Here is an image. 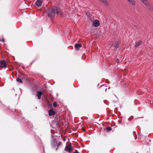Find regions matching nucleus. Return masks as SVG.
<instances>
[{"label": "nucleus", "instance_id": "obj_1", "mask_svg": "<svg viewBox=\"0 0 153 153\" xmlns=\"http://www.w3.org/2000/svg\"><path fill=\"white\" fill-rule=\"evenodd\" d=\"M60 13H61L60 9L55 6H52V7L48 9L47 11L48 16L51 18H54L56 13L59 14Z\"/></svg>", "mask_w": 153, "mask_h": 153}, {"label": "nucleus", "instance_id": "obj_2", "mask_svg": "<svg viewBox=\"0 0 153 153\" xmlns=\"http://www.w3.org/2000/svg\"><path fill=\"white\" fill-rule=\"evenodd\" d=\"M145 6L150 10L152 11L153 8L152 7L149 3L147 0H142L141 1Z\"/></svg>", "mask_w": 153, "mask_h": 153}, {"label": "nucleus", "instance_id": "obj_3", "mask_svg": "<svg viewBox=\"0 0 153 153\" xmlns=\"http://www.w3.org/2000/svg\"><path fill=\"white\" fill-rule=\"evenodd\" d=\"M7 64L6 62L4 60H0V67L1 68H6Z\"/></svg>", "mask_w": 153, "mask_h": 153}, {"label": "nucleus", "instance_id": "obj_4", "mask_svg": "<svg viewBox=\"0 0 153 153\" xmlns=\"http://www.w3.org/2000/svg\"><path fill=\"white\" fill-rule=\"evenodd\" d=\"M71 147V145L67 144L66 145V147L65 149V151L71 153L72 150Z\"/></svg>", "mask_w": 153, "mask_h": 153}, {"label": "nucleus", "instance_id": "obj_5", "mask_svg": "<svg viewBox=\"0 0 153 153\" xmlns=\"http://www.w3.org/2000/svg\"><path fill=\"white\" fill-rule=\"evenodd\" d=\"M93 25L95 27H97L100 25L99 21L96 19L93 22Z\"/></svg>", "mask_w": 153, "mask_h": 153}, {"label": "nucleus", "instance_id": "obj_6", "mask_svg": "<svg viewBox=\"0 0 153 153\" xmlns=\"http://www.w3.org/2000/svg\"><path fill=\"white\" fill-rule=\"evenodd\" d=\"M49 115V116L54 115L55 114V112L53 111L52 109H51L48 111Z\"/></svg>", "mask_w": 153, "mask_h": 153}, {"label": "nucleus", "instance_id": "obj_7", "mask_svg": "<svg viewBox=\"0 0 153 153\" xmlns=\"http://www.w3.org/2000/svg\"><path fill=\"white\" fill-rule=\"evenodd\" d=\"M42 3V1L41 0H37L36 2V5L38 7L41 6Z\"/></svg>", "mask_w": 153, "mask_h": 153}, {"label": "nucleus", "instance_id": "obj_8", "mask_svg": "<svg viewBox=\"0 0 153 153\" xmlns=\"http://www.w3.org/2000/svg\"><path fill=\"white\" fill-rule=\"evenodd\" d=\"M36 95L38 97V99H40L42 94V92L41 91H38Z\"/></svg>", "mask_w": 153, "mask_h": 153}, {"label": "nucleus", "instance_id": "obj_9", "mask_svg": "<svg viewBox=\"0 0 153 153\" xmlns=\"http://www.w3.org/2000/svg\"><path fill=\"white\" fill-rule=\"evenodd\" d=\"M82 46V45L80 44H76L75 45V47L77 50H79V48H81Z\"/></svg>", "mask_w": 153, "mask_h": 153}, {"label": "nucleus", "instance_id": "obj_10", "mask_svg": "<svg viewBox=\"0 0 153 153\" xmlns=\"http://www.w3.org/2000/svg\"><path fill=\"white\" fill-rule=\"evenodd\" d=\"M141 44L142 42L140 40L138 42H136L134 46L135 48H137Z\"/></svg>", "mask_w": 153, "mask_h": 153}, {"label": "nucleus", "instance_id": "obj_11", "mask_svg": "<svg viewBox=\"0 0 153 153\" xmlns=\"http://www.w3.org/2000/svg\"><path fill=\"white\" fill-rule=\"evenodd\" d=\"M130 4L133 6L135 5V2L134 0H128Z\"/></svg>", "mask_w": 153, "mask_h": 153}, {"label": "nucleus", "instance_id": "obj_12", "mask_svg": "<svg viewBox=\"0 0 153 153\" xmlns=\"http://www.w3.org/2000/svg\"><path fill=\"white\" fill-rule=\"evenodd\" d=\"M101 2L103 3L105 5L108 6V4L107 2V0H99Z\"/></svg>", "mask_w": 153, "mask_h": 153}, {"label": "nucleus", "instance_id": "obj_13", "mask_svg": "<svg viewBox=\"0 0 153 153\" xmlns=\"http://www.w3.org/2000/svg\"><path fill=\"white\" fill-rule=\"evenodd\" d=\"M119 46V43L118 42L115 43L114 46V47L115 50H116L118 48Z\"/></svg>", "mask_w": 153, "mask_h": 153}, {"label": "nucleus", "instance_id": "obj_14", "mask_svg": "<svg viewBox=\"0 0 153 153\" xmlns=\"http://www.w3.org/2000/svg\"><path fill=\"white\" fill-rule=\"evenodd\" d=\"M55 120L56 121H59L60 120V117L59 116L56 115L55 118Z\"/></svg>", "mask_w": 153, "mask_h": 153}, {"label": "nucleus", "instance_id": "obj_15", "mask_svg": "<svg viewBox=\"0 0 153 153\" xmlns=\"http://www.w3.org/2000/svg\"><path fill=\"white\" fill-rule=\"evenodd\" d=\"M16 81L21 83H23V82L20 77H18L16 79Z\"/></svg>", "mask_w": 153, "mask_h": 153}, {"label": "nucleus", "instance_id": "obj_16", "mask_svg": "<svg viewBox=\"0 0 153 153\" xmlns=\"http://www.w3.org/2000/svg\"><path fill=\"white\" fill-rule=\"evenodd\" d=\"M106 131H110L112 130V128L110 127H107L105 129Z\"/></svg>", "mask_w": 153, "mask_h": 153}, {"label": "nucleus", "instance_id": "obj_17", "mask_svg": "<svg viewBox=\"0 0 153 153\" xmlns=\"http://www.w3.org/2000/svg\"><path fill=\"white\" fill-rule=\"evenodd\" d=\"M102 89L103 90H105V91L106 92L107 89V86L105 85H104L102 86Z\"/></svg>", "mask_w": 153, "mask_h": 153}, {"label": "nucleus", "instance_id": "obj_18", "mask_svg": "<svg viewBox=\"0 0 153 153\" xmlns=\"http://www.w3.org/2000/svg\"><path fill=\"white\" fill-rule=\"evenodd\" d=\"M53 105L54 107H56L57 105V103L56 102H54L53 103Z\"/></svg>", "mask_w": 153, "mask_h": 153}, {"label": "nucleus", "instance_id": "obj_19", "mask_svg": "<svg viewBox=\"0 0 153 153\" xmlns=\"http://www.w3.org/2000/svg\"><path fill=\"white\" fill-rule=\"evenodd\" d=\"M0 41L4 42V38H3L2 39L0 40Z\"/></svg>", "mask_w": 153, "mask_h": 153}, {"label": "nucleus", "instance_id": "obj_20", "mask_svg": "<svg viewBox=\"0 0 153 153\" xmlns=\"http://www.w3.org/2000/svg\"><path fill=\"white\" fill-rule=\"evenodd\" d=\"M73 153H79V152L77 150H76Z\"/></svg>", "mask_w": 153, "mask_h": 153}, {"label": "nucleus", "instance_id": "obj_21", "mask_svg": "<svg viewBox=\"0 0 153 153\" xmlns=\"http://www.w3.org/2000/svg\"><path fill=\"white\" fill-rule=\"evenodd\" d=\"M61 143V142H60L59 144H58L57 145V147H58L59 145H60V144Z\"/></svg>", "mask_w": 153, "mask_h": 153}, {"label": "nucleus", "instance_id": "obj_22", "mask_svg": "<svg viewBox=\"0 0 153 153\" xmlns=\"http://www.w3.org/2000/svg\"><path fill=\"white\" fill-rule=\"evenodd\" d=\"M54 143L56 145V144H57L56 142H54Z\"/></svg>", "mask_w": 153, "mask_h": 153}, {"label": "nucleus", "instance_id": "obj_23", "mask_svg": "<svg viewBox=\"0 0 153 153\" xmlns=\"http://www.w3.org/2000/svg\"><path fill=\"white\" fill-rule=\"evenodd\" d=\"M119 123H121V121H119Z\"/></svg>", "mask_w": 153, "mask_h": 153}, {"label": "nucleus", "instance_id": "obj_24", "mask_svg": "<svg viewBox=\"0 0 153 153\" xmlns=\"http://www.w3.org/2000/svg\"><path fill=\"white\" fill-rule=\"evenodd\" d=\"M128 120H129V119H128Z\"/></svg>", "mask_w": 153, "mask_h": 153}, {"label": "nucleus", "instance_id": "obj_25", "mask_svg": "<svg viewBox=\"0 0 153 153\" xmlns=\"http://www.w3.org/2000/svg\"><path fill=\"white\" fill-rule=\"evenodd\" d=\"M136 153H138L137 152H136Z\"/></svg>", "mask_w": 153, "mask_h": 153}]
</instances>
